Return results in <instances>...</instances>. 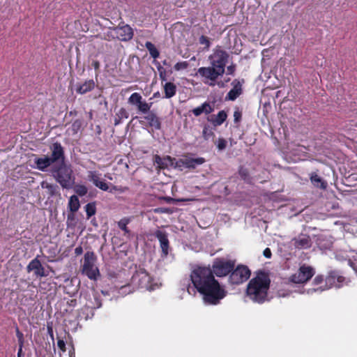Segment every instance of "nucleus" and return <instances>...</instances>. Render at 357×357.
Listing matches in <instances>:
<instances>
[{
	"instance_id": "obj_1",
	"label": "nucleus",
	"mask_w": 357,
	"mask_h": 357,
	"mask_svg": "<svg viewBox=\"0 0 357 357\" xmlns=\"http://www.w3.org/2000/svg\"><path fill=\"white\" fill-rule=\"evenodd\" d=\"M190 280L206 305H218L227 294L225 287L215 280L209 266L195 267L190 273Z\"/></svg>"
},
{
	"instance_id": "obj_31",
	"label": "nucleus",
	"mask_w": 357,
	"mask_h": 357,
	"mask_svg": "<svg viewBox=\"0 0 357 357\" xmlns=\"http://www.w3.org/2000/svg\"><path fill=\"white\" fill-rule=\"evenodd\" d=\"M73 190L74 192L79 196L83 197L86 195L88 192V188L84 185L82 184H77L73 185Z\"/></svg>"
},
{
	"instance_id": "obj_58",
	"label": "nucleus",
	"mask_w": 357,
	"mask_h": 357,
	"mask_svg": "<svg viewBox=\"0 0 357 357\" xmlns=\"http://www.w3.org/2000/svg\"><path fill=\"white\" fill-rule=\"evenodd\" d=\"M105 176L106 178H109V179H110V180H112V176H111V175H110L109 174H106L105 175Z\"/></svg>"
},
{
	"instance_id": "obj_12",
	"label": "nucleus",
	"mask_w": 357,
	"mask_h": 357,
	"mask_svg": "<svg viewBox=\"0 0 357 357\" xmlns=\"http://www.w3.org/2000/svg\"><path fill=\"white\" fill-rule=\"evenodd\" d=\"M128 104L135 106L138 112L142 114H146L151 109L153 102H146L142 95L135 92L128 99Z\"/></svg>"
},
{
	"instance_id": "obj_37",
	"label": "nucleus",
	"mask_w": 357,
	"mask_h": 357,
	"mask_svg": "<svg viewBox=\"0 0 357 357\" xmlns=\"http://www.w3.org/2000/svg\"><path fill=\"white\" fill-rule=\"evenodd\" d=\"M128 190L127 187L117 186L112 185V188L107 190L109 192H113L114 191H119L120 192H124Z\"/></svg>"
},
{
	"instance_id": "obj_40",
	"label": "nucleus",
	"mask_w": 357,
	"mask_h": 357,
	"mask_svg": "<svg viewBox=\"0 0 357 357\" xmlns=\"http://www.w3.org/2000/svg\"><path fill=\"white\" fill-rule=\"evenodd\" d=\"M324 280L325 278L322 275H318L314 278L312 283L314 285H319L323 283Z\"/></svg>"
},
{
	"instance_id": "obj_44",
	"label": "nucleus",
	"mask_w": 357,
	"mask_h": 357,
	"mask_svg": "<svg viewBox=\"0 0 357 357\" xmlns=\"http://www.w3.org/2000/svg\"><path fill=\"white\" fill-rule=\"evenodd\" d=\"M213 135V132L211 131H208L206 128H204L203 130V136L205 139H208L210 136Z\"/></svg>"
},
{
	"instance_id": "obj_39",
	"label": "nucleus",
	"mask_w": 357,
	"mask_h": 357,
	"mask_svg": "<svg viewBox=\"0 0 357 357\" xmlns=\"http://www.w3.org/2000/svg\"><path fill=\"white\" fill-rule=\"evenodd\" d=\"M188 64L186 61L178 62L174 66V69L176 70H180L181 69H185L188 67Z\"/></svg>"
},
{
	"instance_id": "obj_53",
	"label": "nucleus",
	"mask_w": 357,
	"mask_h": 357,
	"mask_svg": "<svg viewBox=\"0 0 357 357\" xmlns=\"http://www.w3.org/2000/svg\"><path fill=\"white\" fill-rule=\"evenodd\" d=\"M127 289H130V286L129 285H126V286H123L121 288V291H122L123 293H126V290Z\"/></svg>"
},
{
	"instance_id": "obj_46",
	"label": "nucleus",
	"mask_w": 357,
	"mask_h": 357,
	"mask_svg": "<svg viewBox=\"0 0 357 357\" xmlns=\"http://www.w3.org/2000/svg\"><path fill=\"white\" fill-rule=\"evenodd\" d=\"M264 256L266 257V258H271V250L268 248H266L264 250Z\"/></svg>"
},
{
	"instance_id": "obj_22",
	"label": "nucleus",
	"mask_w": 357,
	"mask_h": 357,
	"mask_svg": "<svg viewBox=\"0 0 357 357\" xmlns=\"http://www.w3.org/2000/svg\"><path fill=\"white\" fill-rule=\"evenodd\" d=\"M95 87V82L93 79L85 81L83 84L77 86L76 91L80 94H85L92 91Z\"/></svg>"
},
{
	"instance_id": "obj_19",
	"label": "nucleus",
	"mask_w": 357,
	"mask_h": 357,
	"mask_svg": "<svg viewBox=\"0 0 357 357\" xmlns=\"http://www.w3.org/2000/svg\"><path fill=\"white\" fill-rule=\"evenodd\" d=\"M214 111V103L204 102L200 106L194 108L192 110V114L195 116H199L202 114H209Z\"/></svg>"
},
{
	"instance_id": "obj_54",
	"label": "nucleus",
	"mask_w": 357,
	"mask_h": 357,
	"mask_svg": "<svg viewBox=\"0 0 357 357\" xmlns=\"http://www.w3.org/2000/svg\"><path fill=\"white\" fill-rule=\"evenodd\" d=\"M351 266H352L353 269L355 271L356 273L357 274V266L354 264L353 263H351Z\"/></svg>"
},
{
	"instance_id": "obj_5",
	"label": "nucleus",
	"mask_w": 357,
	"mask_h": 357,
	"mask_svg": "<svg viewBox=\"0 0 357 357\" xmlns=\"http://www.w3.org/2000/svg\"><path fill=\"white\" fill-rule=\"evenodd\" d=\"M51 173L56 182L64 189L73 188L75 177L73 175V171L70 167L67 166L63 162H59L56 165H53L51 169Z\"/></svg>"
},
{
	"instance_id": "obj_7",
	"label": "nucleus",
	"mask_w": 357,
	"mask_h": 357,
	"mask_svg": "<svg viewBox=\"0 0 357 357\" xmlns=\"http://www.w3.org/2000/svg\"><path fill=\"white\" fill-rule=\"evenodd\" d=\"M96 261V256L94 252L88 251L84 255V263L82 266V274L94 280H97V277L100 275Z\"/></svg>"
},
{
	"instance_id": "obj_55",
	"label": "nucleus",
	"mask_w": 357,
	"mask_h": 357,
	"mask_svg": "<svg viewBox=\"0 0 357 357\" xmlns=\"http://www.w3.org/2000/svg\"><path fill=\"white\" fill-rule=\"evenodd\" d=\"M48 331H49L50 335L52 337L53 336V332H52V328L51 327H48Z\"/></svg>"
},
{
	"instance_id": "obj_8",
	"label": "nucleus",
	"mask_w": 357,
	"mask_h": 357,
	"mask_svg": "<svg viewBox=\"0 0 357 357\" xmlns=\"http://www.w3.org/2000/svg\"><path fill=\"white\" fill-rule=\"evenodd\" d=\"M235 266V261L227 260L224 258L215 259L211 268L213 275L225 277L231 272Z\"/></svg>"
},
{
	"instance_id": "obj_6",
	"label": "nucleus",
	"mask_w": 357,
	"mask_h": 357,
	"mask_svg": "<svg viewBox=\"0 0 357 357\" xmlns=\"http://www.w3.org/2000/svg\"><path fill=\"white\" fill-rule=\"evenodd\" d=\"M347 279L342 276L337 271H331L325 278L324 286H321L317 289H309L307 293L312 291H323L332 287L340 288L344 283H347Z\"/></svg>"
},
{
	"instance_id": "obj_51",
	"label": "nucleus",
	"mask_w": 357,
	"mask_h": 357,
	"mask_svg": "<svg viewBox=\"0 0 357 357\" xmlns=\"http://www.w3.org/2000/svg\"><path fill=\"white\" fill-rule=\"evenodd\" d=\"M69 357H75V349L73 347L69 351Z\"/></svg>"
},
{
	"instance_id": "obj_32",
	"label": "nucleus",
	"mask_w": 357,
	"mask_h": 357,
	"mask_svg": "<svg viewBox=\"0 0 357 357\" xmlns=\"http://www.w3.org/2000/svg\"><path fill=\"white\" fill-rule=\"evenodd\" d=\"M85 211L86 213L87 219L90 218L92 215L96 213V207L95 202H91L85 206Z\"/></svg>"
},
{
	"instance_id": "obj_18",
	"label": "nucleus",
	"mask_w": 357,
	"mask_h": 357,
	"mask_svg": "<svg viewBox=\"0 0 357 357\" xmlns=\"http://www.w3.org/2000/svg\"><path fill=\"white\" fill-rule=\"evenodd\" d=\"M233 88L227 93L225 100H235L243 93L242 84L237 79L231 83Z\"/></svg>"
},
{
	"instance_id": "obj_34",
	"label": "nucleus",
	"mask_w": 357,
	"mask_h": 357,
	"mask_svg": "<svg viewBox=\"0 0 357 357\" xmlns=\"http://www.w3.org/2000/svg\"><path fill=\"white\" fill-rule=\"evenodd\" d=\"M238 174L242 179L248 181L250 179V174L248 170L243 167H241L238 170Z\"/></svg>"
},
{
	"instance_id": "obj_57",
	"label": "nucleus",
	"mask_w": 357,
	"mask_h": 357,
	"mask_svg": "<svg viewBox=\"0 0 357 357\" xmlns=\"http://www.w3.org/2000/svg\"><path fill=\"white\" fill-rule=\"evenodd\" d=\"M22 347H21V346H20V349H19V351H18V353H17V355L18 356L20 357L21 353H22Z\"/></svg>"
},
{
	"instance_id": "obj_21",
	"label": "nucleus",
	"mask_w": 357,
	"mask_h": 357,
	"mask_svg": "<svg viewBox=\"0 0 357 357\" xmlns=\"http://www.w3.org/2000/svg\"><path fill=\"white\" fill-rule=\"evenodd\" d=\"M310 179L314 186L325 190L327 188V183L320 177L316 172L310 174Z\"/></svg>"
},
{
	"instance_id": "obj_27",
	"label": "nucleus",
	"mask_w": 357,
	"mask_h": 357,
	"mask_svg": "<svg viewBox=\"0 0 357 357\" xmlns=\"http://www.w3.org/2000/svg\"><path fill=\"white\" fill-rule=\"evenodd\" d=\"M80 206L79 201L77 195H72L68 201V208L72 213H75L78 211Z\"/></svg>"
},
{
	"instance_id": "obj_36",
	"label": "nucleus",
	"mask_w": 357,
	"mask_h": 357,
	"mask_svg": "<svg viewBox=\"0 0 357 357\" xmlns=\"http://www.w3.org/2000/svg\"><path fill=\"white\" fill-rule=\"evenodd\" d=\"M199 42L200 44L204 45H205V48L206 50H208V48L210 47L211 42H210V40H209L208 37H206L205 36H201L199 37Z\"/></svg>"
},
{
	"instance_id": "obj_33",
	"label": "nucleus",
	"mask_w": 357,
	"mask_h": 357,
	"mask_svg": "<svg viewBox=\"0 0 357 357\" xmlns=\"http://www.w3.org/2000/svg\"><path fill=\"white\" fill-rule=\"evenodd\" d=\"M129 223V220L126 218L121 219L118 222L119 227L125 233H129L130 231L127 227V225Z\"/></svg>"
},
{
	"instance_id": "obj_24",
	"label": "nucleus",
	"mask_w": 357,
	"mask_h": 357,
	"mask_svg": "<svg viewBox=\"0 0 357 357\" xmlns=\"http://www.w3.org/2000/svg\"><path fill=\"white\" fill-rule=\"evenodd\" d=\"M204 162L205 159L204 158H184V164L185 165V168L195 169L197 166L204 163Z\"/></svg>"
},
{
	"instance_id": "obj_2",
	"label": "nucleus",
	"mask_w": 357,
	"mask_h": 357,
	"mask_svg": "<svg viewBox=\"0 0 357 357\" xmlns=\"http://www.w3.org/2000/svg\"><path fill=\"white\" fill-rule=\"evenodd\" d=\"M229 55L220 46H217L213 50V53L208 56V61L211 66L201 67L197 70L202 82L210 86H214L217 79L222 77L225 73V67Z\"/></svg>"
},
{
	"instance_id": "obj_28",
	"label": "nucleus",
	"mask_w": 357,
	"mask_h": 357,
	"mask_svg": "<svg viewBox=\"0 0 357 357\" xmlns=\"http://www.w3.org/2000/svg\"><path fill=\"white\" fill-rule=\"evenodd\" d=\"M172 158L167 156L165 158H161L158 155L154 157V162L158 165L160 168L165 169L167 167L168 162H172Z\"/></svg>"
},
{
	"instance_id": "obj_15",
	"label": "nucleus",
	"mask_w": 357,
	"mask_h": 357,
	"mask_svg": "<svg viewBox=\"0 0 357 357\" xmlns=\"http://www.w3.org/2000/svg\"><path fill=\"white\" fill-rule=\"evenodd\" d=\"M113 31L116 37L121 41H128L133 37L132 29L129 25L119 26Z\"/></svg>"
},
{
	"instance_id": "obj_11",
	"label": "nucleus",
	"mask_w": 357,
	"mask_h": 357,
	"mask_svg": "<svg viewBox=\"0 0 357 357\" xmlns=\"http://www.w3.org/2000/svg\"><path fill=\"white\" fill-rule=\"evenodd\" d=\"M151 278L144 269H139L132 275V284L137 288L152 290Z\"/></svg>"
},
{
	"instance_id": "obj_25",
	"label": "nucleus",
	"mask_w": 357,
	"mask_h": 357,
	"mask_svg": "<svg viewBox=\"0 0 357 357\" xmlns=\"http://www.w3.org/2000/svg\"><path fill=\"white\" fill-rule=\"evenodd\" d=\"M165 98H171L176 93V86L172 82H166L164 85Z\"/></svg>"
},
{
	"instance_id": "obj_49",
	"label": "nucleus",
	"mask_w": 357,
	"mask_h": 357,
	"mask_svg": "<svg viewBox=\"0 0 357 357\" xmlns=\"http://www.w3.org/2000/svg\"><path fill=\"white\" fill-rule=\"evenodd\" d=\"M83 253V249L82 246H78L75 249V254L76 255H80Z\"/></svg>"
},
{
	"instance_id": "obj_48",
	"label": "nucleus",
	"mask_w": 357,
	"mask_h": 357,
	"mask_svg": "<svg viewBox=\"0 0 357 357\" xmlns=\"http://www.w3.org/2000/svg\"><path fill=\"white\" fill-rule=\"evenodd\" d=\"M92 66L96 70H99L100 64V62L97 60H94L92 61Z\"/></svg>"
},
{
	"instance_id": "obj_47",
	"label": "nucleus",
	"mask_w": 357,
	"mask_h": 357,
	"mask_svg": "<svg viewBox=\"0 0 357 357\" xmlns=\"http://www.w3.org/2000/svg\"><path fill=\"white\" fill-rule=\"evenodd\" d=\"M159 73H160V78L161 81L162 82L166 81L167 78H166V72H165V70H162L159 71Z\"/></svg>"
},
{
	"instance_id": "obj_42",
	"label": "nucleus",
	"mask_w": 357,
	"mask_h": 357,
	"mask_svg": "<svg viewBox=\"0 0 357 357\" xmlns=\"http://www.w3.org/2000/svg\"><path fill=\"white\" fill-rule=\"evenodd\" d=\"M236 64H231L230 66H227V73L228 75H234V73H235V70H236Z\"/></svg>"
},
{
	"instance_id": "obj_26",
	"label": "nucleus",
	"mask_w": 357,
	"mask_h": 357,
	"mask_svg": "<svg viewBox=\"0 0 357 357\" xmlns=\"http://www.w3.org/2000/svg\"><path fill=\"white\" fill-rule=\"evenodd\" d=\"M129 116L128 112L123 107H121L116 113L114 117V126H118L121 123L123 119H128Z\"/></svg>"
},
{
	"instance_id": "obj_60",
	"label": "nucleus",
	"mask_w": 357,
	"mask_h": 357,
	"mask_svg": "<svg viewBox=\"0 0 357 357\" xmlns=\"http://www.w3.org/2000/svg\"><path fill=\"white\" fill-rule=\"evenodd\" d=\"M100 306H101V303H99V304L98 305V307H100Z\"/></svg>"
},
{
	"instance_id": "obj_20",
	"label": "nucleus",
	"mask_w": 357,
	"mask_h": 357,
	"mask_svg": "<svg viewBox=\"0 0 357 357\" xmlns=\"http://www.w3.org/2000/svg\"><path fill=\"white\" fill-rule=\"evenodd\" d=\"M144 116V119L148 122L149 126L154 128L156 130L161 128V123L159 117L153 111L149 112Z\"/></svg>"
},
{
	"instance_id": "obj_45",
	"label": "nucleus",
	"mask_w": 357,
	"mask_h": 357,
	"mask_svg": "<svg viewBox=\"0 0 357 357\" xmlns=\"http://www.w3.org/2000/svg\"><path fill=\"white\" fill-rule=\"evenodd\" d=\"M176 167H179V168H182V167L185 168V165L184 164V158L179 159L178 160H177L176 162Z\"/></svg>"
},
{
	"instance_id": "obj_43",
	"label": "nucleus",
	"mask_w": 357,
	"mask_h": 357,
	"mask_svg": "<svg viewBox=\"0 0 357 357\" xmlns=\"http://www.w3.org/2000/svg\"><path fill=\"white\" fill-rule=\"evenodd\" d=\"M57 346L62 351H66V344L63 340H58Z\"/></svg>"
},
{
	"instance_id": "obj_13",
	"label": "nucleus",
	"mask_w": 357,
	"mask_h": 357,
	"mask_svg": "<svg viewBox=\"0 0 357 357\" xmlns=\"http://www.w3.org/2000/svg\"><path fill=\"white\" fill-rule=\"evenodd\" d=\"M38 257L39 256L37 255L26 266V271L28 273L33 271L34 275L36 278L46 277L48 275V273L45 271V268L42 266V264L38 259Z\"/></svg>"
},
{
	"instance_id": "obj_35",
	"label": "nucleus",
	"mask_w": 357,
	"mask_h": 357,
	"mask_svg": "<svg viewBox=\"0 0 357 357\" xmlns=\"http://www.w3.org/2000/svg\"><path fill=\"white\" fill-rule=\"evenodd\" d=\"M215 143L219 151L225 150L227 144V141L223 138H219Z\"/></svg>"
},
{
	"instance_id": "obj_3",
	"label": "nucleus",
	"mask_w": 357,
	"mask_h": 357,
	"mask_svg": "<svg viewBox=\"0 0 357 357\" xmlns=\"http://www.w3.org/2000/svg\"><path fill=\"white\" fill-rule=\"evenodd\" d=\"M270 280L264 273L258 274L252 278L247 287V295L254 302L261 303L267 298Z\"/></svg>"
},
{
	"instance_id": "obj_59",
	"label": "nucleus",
	"mask_w": 357,
	"mask_h": 357,
	"mask_svg": "<svg viewBox=\"0 0 357 357\" xmlns=\"http://www.w3.org/2000/svg\"><path fill=\"white\" fill-rule=\"evenodd\" d=\"M163 64H164V65H166V64H167V61H163Z\"/></svg>"
},
{
	"instance_id": "obj_30",
	"label": "nucleus",
	"mask_w": 357,
	"mask_h": 357,
	"mask_svg": "<svg viewBox=\"0 0 357 357\" xmlns=\"http://www.w3.org/2000/svg\"><path fill=\"white\" fill-rule=\"evenodd\" d=\"M41 187L42 188L47 189L51 196H54L57 193L58 187L56 185L48 183L46 181H43L41 183Z\"/></svg>"
},
{
	"instance_id": "obj_52",
	"label": "nucleus",
	"mask_w": 357,
	"mask_h": 357,
	"mask_svg": "<svg viewBox=\"0 0 357 357\" xmlns=\"http://www.w3.org/2000/svg\"><path fill=\"white\" fill-rule=\"evenodd\" d=\"M79 126H80V122H79V121H75V122L73 123V127L74 128H78Z\"/></svg>"
},
{
	"instance_id": "obj_14",
	"label": "nucleus",
	"mask_w": 357,
	"mask_h": 357,
	"mask_svg": "<svg viewBox=\"0 0 357 357\" xmlns=\"http://www.w3.org/2000/svg\"><path fill=\"white\" fill-rule=\"evenodd\" d=\"M291 242L295 248L298 250H305L311 248L312 241L310 236L306 234H300L294 237Z\"/></svg>"
},
{
	"instance_id": "obj_16",
	"label": "nucleus",
	"mask_w": 357,
	"mask_h": 357,
	"mask_svg": "<svg viewBox=\"0 0 357 357\" xmlns=\"http://www.w3.org/2000/svg\"><path fill=\"white\" fill-rule=\"evenodd\" d=\"M153 235L158 239L162 255L166 257L169 253V242L168 240L167 233L165 231L157 229L153 233Z\"/></svg>"
},
{
	"instance_id": "obj_50",
	"label": "nucleus",
	"mask_w": 357,
	"mask_h": 357,
	"mask_svg": "<svg viewBox=\"0 0 357 357\" xmlns=\"http://www.w3.org/2000/svg\"><path fill=\"white\" fill-rule=\"evenodd\" d=\"M153 63L156 66L158 71H160V70H164L163 68L160 66V63L156 61H153Z\"/></svg>"
},
{
	"instance_id": "obj_23",
	"label": "nucleus",
	"mask_w": 357,
	"mask_h": 357,
	"mask_svg": "<svg viewBox=\"0 0 357 357\" xmlns=\"http://www.w3.org/2000/svg\"><path fill=\"white\" fill-rule=\"evenodd\" d=\"M227 117V113L224 110H221L217 115H212L208 118V121L212 122L215 126H220L224 123Z\"/></svg>"
},
{
	"instance_id": "obj_41",
	"label": "nucleus",
	"mask_w": 357,
	"mask_h": 357,
	"mask_svg": "<svg viewBox=\"0 0 357 357\" xmlns=\"http://www.w3.org/2000/svg\"><path fill=\"white\" fill-rule=\"evenodd\" d=\"M16 335L18 339L20 346L22 347L24 343V335L22 332L20 331L18 328H16Z\"/></svg>"
},
{
	"instance_id": "obj_4",
	"label": "nucleus",
	"mask_w": 357,
	"mask_h": 357,
	"mask_svg": "<svg viewBox=\"0 0 357 357\" xmlns=\"http://www.w3.org/2000/svg\"><path fill=\"white\" fill-rule=\"evenodd\" d=\"M51 155H44L34 159L36 168L42 172L47 170L52 165H56L59 162H63L65 153L63 147L59 142H55L50 146Z\"/></svg>"
},
{
	"instance_id": "obj_56",
	"label": "nucleus",
	"mask_w": 357,
	"mask_h": 357,
	"mask_svg": "<svg viewBox=\"0 0 357 357\" xmlns=\"http://www.w3.org/2000/svg\"><path fill=\"white\" fill-rule=\"evenodd\" d=\"M159 96H160V93L159 92H156V93H153V98H157V97H159Z\"/></svg>"
},
{
	"instance_id": "obj_38",
	"label": "nucleus",
	"mask_w": 357,
	"mask_h": 357,
	"mask_svg": "<svg viewBox=\"0 0 357 357\" xmlns=\"http://www.w3.org/2000/svg\"><path fill=\"white\" fill-rule=\"evenodd\" d=\"M242 117V112L238 108H236L234 112V122L238 123Z\"/></svg>"
},
{
	"instance_id": "obj_17",
	"label": "nucleus",
	"mask_w": 357,
	"mask_h": 357,
	"mask_svg": "<svg viewBox=\"0 0 357 357\" xmlns=\"http://www.w3.org/2000/svg\"><path fill=\"white\" fill-rule=\"evenodd\" d=\"M100 176V174L96 171H89L88 172L87 178L96 187L103 191H107L109 185L104 181L101 180Z\"/></svg>"
},
{
	"instance_id": "obj_10",
	"label": "nucleus",
	"mask_w": 357,
	"mask_h": 357,
	"mask_svg": "<svg viewBox=\"0 0 357 357\" xmlns=\"http://www.w3.org/2000/svg\"><path fill=\"white\" fill-rule=\"evenodd\" d=\"M250 271L246 266L239 265L230 273L229 282L231 284H240L245 282L250 276Z\"/></svg>"
},
{
	"instance_id": "obj_9",
	"label": "nucleus",
	"mask_w": 357,
	"mask_h": 357,
	"mask_svg": "<svg viewBox=\"0 0 357 357\" xmlns=\"http://www.w3.org/2000/svg\"><path fill=\"white\" fill-rule=\"evenodd\" d=\"M315 274V269L310 266L303 264L296 273L291 275L289 282L295 284H305Z\"/></svg>"
},
{
	"instance_id": "obj_29",
	"label": "nucleus",
	"mask_w": 357,
	"mask_h": 357,
	"mask_svg": "<svg viewBox=\"0 0 357 357\" xmlns=\"http://www.w3.org/2000/svg\"><path fill=\"white\" fill-rule=\"evenodd\" d=\"M145 47L149 52L150 55L153 58L156 59L159 56L160 52L158 50V49L155 47V46L149 41L146 42Z\"/></svg>"
}]
</instances>
